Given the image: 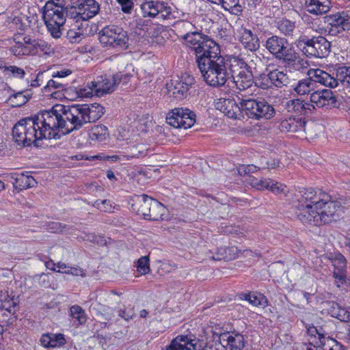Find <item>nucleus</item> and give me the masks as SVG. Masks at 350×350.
I'll use <instances>...</instances> for the list:
<instances>
[{"label":"nucleus","instance_id":"nucleus-1","mask_svg":"<svg viewBox=\"0 0 350 350\" xmlns=\"http://www.w3.org/2000/svg\"><path fill=\"white\" fill-rule=\"evenodd\" d=\"M189 37L191 52L195 55L197 66L205 82L213 87V82L216 78L224 57L221 55L219 45L208 36L202 33L200 36Z\"/></svg>","mask_w":350,"mask_h":350},{"label":"nucleus","instance_id":"nucleus-2","mask_svg":"<svg viewBox=\"0 0 350 350\" xmlns=\"http://www.w3.org/2000/svg\"><path fill=\"white\" fill-rule=\"evenodd\" d=\"M36 122L39 137L59 139L64 135L74 131L70 105H56L50 110L42 111L33 117Z\"/></svg>","mask_w":350,"mask_h":350},{"label":"nucleus","instance_id":"nucleus-3","mask_svg":"<svg viewBox=\"0 0 350 350\" xmlns=\"http://www.w3.org/2000/svg\"><path fill=\"white\" fill-rule=\"evenodd\" d=\"M296 205L297 217L303 224L314 226L326 224L328 221L327 212L323 210L327 202L317 195L312 188L301 191Z\"/></svg>","mask_w":350,"mask_h":350},{"label":"nucleus","instance_id":"nucleus-4","mask_svg":"<svg viewBox=\"0 0 350 350\" xmlns=\"http://www.w3.org/2000/svg\"><path fill=\"white\" fill-rule=\"evenodd\" d=\"M70 5H62L53 2H47L44 7L43 20L48 31L54 38H59L64 30V25L73 22L70 16Z\"/></svg>","mask_w":350,"mask_h":350},{"label":"nucleus","instance_id":"nucleus-5","mask_svg":"<svg viewBox=\"0 0 350 350\" xmlns=\"http://www.w3.org/2000/svg\"><path fill=\"white\" fill-rule=\"evenodd\" d=\"M132 77V74L124 71L118 72L112 76L100 75L94 81L87 83L88 90L81 89L80 94L83 97H92L93 95L100 97L114 92L120 83L127 84Z\"/></svg>","mask_w":350,"mask_h":350},{"label":"nucleus","instance_id":"nucleus-6","mask_svg":"<svg viewBox=\"0 0 350 350\" xmlns=\"http://www.w3.org/2000/svg\"><path fill=\"white\" fill-rule=\"evenodd\" d=\"M72 124L75 131L79 130L85 124L95 122L105 113V108L100 104L70 105Z\"/></svg>","mask_w":350,"mask_h":350},{"label":"nucleus","instance_id":"nucleus-7","mask_svg":"<svg viewBox=\"0 0 350 350\" xmlns=\"http://www.w3.org/2000/svg\"><path fill=\"white\" fill-rule=\"evenodd\" d=\"M39 131L37 130L36 122L33 117H28L19 120L12 129V135L14 142L23 147L29 146L32 143L38 146V142L42 140L39 137Z\"/></svg>","mask_w":350,"mask_h":350},{"label":"nucleus","instance_id":"nucleus-8","mask_svg":"<svg viewBox=\"0 0 350 350\" xmlns=\"http://www.w3.org/2000/svg\"><path fill=\"white\" fill-rule=\"evenodd\" d=\"M221 65L219 69L213 87H221L227 81L231 79L242 70L252 69L241 55H230L227 58L224 57Z\"/></svg>","mask_w":350,"mask_h":350},{"label":"nucleus","instance_id":"nucleus-9","mask_svg":"<svg viewBox=\"0 0 350 350\" xmlns=\"http://www.w3.org/2000/svg\"><path fill=\"white\" fill-rule=\"evenodd\" d=\"M100 42L106 47L116 50L129 49V38L127 31L120 26L107 25L98 33Z\"/></svg>","mask_w":350,"mask_h":350},{"label":"nucleus","instance_id":"nucleus-10","mask_svg":"<svg viewBox=\"0 0 350 350\" xmlns=\"http://www.w3.org/2000/svg\"><path fill=\"white\" fill-rule=\"evenodd\" d=\"M141 9L144 17L157 18L160 21L171 22L180 17L176 8L162 1H146L141 5Z\"/></svg>","mask_w":350,"mask_h":350},{"label":"nucleus","instance_id":"nucleus-11","mask_svg":"<svg viewBox=\"0 0 350 350\" xmlns=\"http://www.w3.org/2000/svg\"><path fill=\"white\" fill-rule=\"evenodd\" d=\"M242 107L245 116L255 120H270L275 114L273 106L264 98H246Z\"/></svg>","mask_w":350,"mask_h":350},{"label":"nucleus","instance_id":"nucleus-12","mask_svg":"<svg viewBox=\"0 0 350 350\" xmlns=\"http://www.w3.org/2000/svg\"><path fill=\"white\" fill-rule=\"evenodd\" d=\"M196 113L187 108L177 107L170 111L166 116V122L177 129H189L196 123Z\"/></svg>","mask_w":350,"mask_h":350},{"label":"nucleus","instance_id":"nucleus-13","mask_svg":"<svg viewBox=\"0 0 350 350\" xmlns=\"http://www.w3.org/2000/svg\"><path fill=\"white\" fill-rule=\"evenodd\" d=\"M70 16H73V22L88 21L95 16L100 10V5L96 0H83L77 6L70 5Z\"/></svg>","mask_w":350,"mask_h":350},{"label":"nucleus","instance_id":"nucleus-14","mask_svg":"<svg viewBox=\"0 0 350 350\" xmlns=\"http://www.w3.org/2000/svg\"><path fill=\"white\" fill-rule=\"evenodd\" d=\"M196 83L195 78L190 74L184 73L176 79L172 80V89L174 97L178 100L186 98L191 94V90Z\"/></svg>","mask_w":350,"mask_h":350},{"label":"nucleus","instance_id":"nucleus-15","mask_svg":"<svg viewBox=\"0 0 350 350\" xmlns=\"http://www.w3.org/2000/svg\"><path fill=\"white\" fill-rule=\"evenodd\" d=\"M280 61L284 64L286 70L290 72H300L304 73L306 72L309 68L308 60L302 58L291 46Z\"/></svg>","mask_w":350,"mask_h":350},{"label":"nucleus","instance_id":"nucleus-16","mask_svg":"<svg viewBox=\"0 0 350 350\" xmlns=\"http://www.w3.org/2000/svg\"><path fill=\"white\" fill-rule=\"evenodd\" d=\"M244 100V98L240 99L239 103L238 104L234 99L221 98L216 103L215 107L228 118L241 120L244 118L245 116L242 109Z\"/></svg>","mask_w":350,"mask_h":350},{"label":"nucleus","instance_id":"nucleus-17","mask_svg":"<svg viewBox=\"0 0 350 350\" xmlns=\"http://www.w3.org/2000/svg\"><path fill=\"white\" fill-rule=\"evenodd\" d=\"M329 260L334 267V284L341 288L347 283V260L342 254L335 252L329 255Z\"/></svg>","mask_w":350,"mask_h":350},{"label":"nucleus","instance_id":"nucleus-18","mask_svg":"<svg viewBox=\"0 0 350 350\" xmlns=\"http://www.w3.org/2000/svg\"><path fill=\"white\" fill-rule=\"evenodd\" d=\"M211 332L213 333V340L218 339L226 350H243L245 347L244 336L239 332H227L217 334L212 330Z\"/></svg>","mask_w":350,"mask_h":350},{"label":"nucleus","instance_id":"nucleus-19","mask_svg":"<svg viewBox=\"0 0 350 350\" xmlns=\"http://www.w3.org/2000/svg\"><path fill=\"white\" fill-rule=\"evenodd\" d=\"M287 39L278 36H271L268 38L264 46L276 59L280 60L288 51Z\"/></svg>","mask_w":350,"mask_h":350},{"label":"nucleus","instance_id":"nucleus-20","mask_svg":"<svg viewBox=\"0 0 350 350\" xmlns=\"http://www.w3.org/2000/svg\"><path fill=\"white\" fill-rule=\"evenodd\" d=\"M163 350H210L207 345L202 346L196 339L189 338L187 336H178L172 340L170 345Z\"/></svg>","mask_w":350,"mask_h":350},{"label":"nucleus","instance_id":"nucleus-21","mask_svg":"<svg viewBox=\"0 0 350 350\" xmlns=\"http://www.w3.org/2000/svg\"><path fill=\"white\" fill-rule=\"evenodd\" d=\"M329 36H336L350 29V17L345 12L329 15Z\"/></svg>","mask_w":350,"mask_h":350},{"label":"nucleus","instance_id":"nucleus-22","mask_svg":"<svg viewBox=\"0 0 350 350\" xmlns=\"http://www.w3.org/2000/svg\"><path fill=\"white\" fill-rule=\"evenodd\" d=\"M286 109L288 112L295 113V116H304L308 117L312 113L315 106L303 100L293 99L286 103Z\"/></svg>","mask_w":350,"mask_h":350},{"label":"nucleus","instance_id":"nucleus-23","mask_svg":"<svg viewBox=\"0 0 350 350\" xmlns=\"http://www.w3.org/2000/svg\"><path fill=\"white\" fill-rule=\"evenodd\" d=\"M172 27L177 35L185 41L187 46L189 45V40H187L189 37L191 38V36H200L202 34L199 31H193L194 26L189 21L177 20L172 23Z\"/></svg>","mask_w":350,"mask_h":350},{"label":"nucleus","instance_id":"nucleus-24","mask_svg":"<svg viewBox=\"0 0 350 350\" xmlns=\"http://www.w3.org/2000/svg\"><path fill=\"white\" fill-rule=\"evenodd\" d=\"M239 250L236 246L221 247L217 250L215 253L209 250L206 253L207 258L213 260L230 261L235 259L238 256Z\"/></svg>","mask_w":350,"mask_h":350},{"label":"nucleus","instance_id":"nucleus-25","mask_svg":"<svg viewBox=\"0 0 350 350\" xmlns=\"http://www.w3.org/2000/svg\"><path fill=\"white\" fill-rule=\"evenodd\" d=\"M239 40L245 49L252 52L260 48V40L257 35L253 33L250 29L242 27L239 31Z\"/></svg>","mask_w":350,"mask_h":350},{"label":"nucleus","instance_id":"nucleus-26","mask_svg":"<svg viewBox=\"0 0 350 350\" xmlns=\"http://www.w3.org/2000/svg\"><path fill=\"white\" fill-rule=\"evenodd\" d=\"M29 172H25L20 174L14 173L10 174V178L15 189L22 191L28 188L33 187L37 182L34 178L29 174Z\"/></svg>","mask_w":350,"mask_h":350},{"label":"nucleus","instance_id":"nucleus-27","mask_svg":"<svg viewBox=\"0 0 350 350\" xmlns=\"http://www.w3.org/2000/svg\"><path fill=\"white\" fill-rule=\"evenodd\" d=\"M306 124L305 118L300 116H291L281 120L280 130L284 133L297 132L304 129Z\"/></svg>","mask_w":350,"mask_h":350},{"label":"nucleus","instance_id":"nucleus-28","mask_svg":"<svg viewBox=\"0 0 350 350\" xmlns=\"http://www.w3.org/2000/svg\"><path fill=\"white\" fill-rule=\"evenodd\" d=\"M68 84L63 82H58L57 80L50 79L46 85L42 88V93L46 96L53 98L61 99L64 96L62 92L67 88Z\"/></svg>","mask_w":350,"mask_h":350},{"label":"nucleus","instance_id":"nucleus-29","mask_svg":"<svg viewBox=\"0 0 350 350\" xmlns=\"http://www.w3.org/2000/svg\"><path fill=\"white\" fill-rule=\"evenodd\" d=\"M154 198L144 194L138 196L135 202L132 205L133 211L137 215H143L144 218L148 217L150 213V208Z\"/></svg>","mask_w":350,"mask_h":350},{"label":"nucleus","instance_id":"nucleus-30","mask_svg":"<svg viewBox=\"0 0 350 350\" xmlns=\"http://www.w3.org/2000/svg\"><path fill=\"white\" fill-rule=\"evenodd\" d=\"M231 79L235 83L237 88L240 90H244L252 85L254 77L251 69L242 70Z\"/></svg>","mask_w":350,"mask_h":350},{"label":"nucleus","instance_id":"nucleus-31","mask_svg":"<svg viewBox=\"0 0 350 350\" xmlns=\"http://www.w3.org/2000/svg\"><path fill=\"white\" fill-rule=\"evenodd\" d=\"M301 322L306 328L308 335L310 337L309 343L311 347H317L319 345H325V337L323 334L321 333L314 325L306 324L304 321Z\"/></svg>","mask_w":350,"mask_h":350},{"label":"nucleus","instance_id":"nucleus-32","mask_svg":"<svg viewBox=\"0 0 350 350\" xmlns=\"http://www.w3.org/2000/svg\"><path fill=\"white\" fill-rule=\"evenodd\" d=\"M0 310L6 311L10 314H14L18 305V299L14 296H10L7 292H1L0 294Z\"/></svg>","mask_w":350,"mask_h":350},{"label":"nucleus","instance_id":"nucleus-33","mask_svg":"<svg viewBox=\"0 0 350 350\" xmlns=\"http://www.w3.org/2000/svg\"><path fill=\"white\" fill-rule=\"evenodd\" d=\"M165 207L161 202L154 199L150 208V213L146 219L151 221H159L164 219Z\"/></svg>","mask_w":350,"mask_h":350},{"label":"nucleus","instance_id":"nucleus-34","mask_svg":"<svg viewBox=\"0 0 350 350\" xmlns=\"http://www.w3.org/2000/svg\"><path fill=\"white\" fill-rule=\"evenodd\" d=\"M270 77L269 79L272 82L273 86L277 88H282L286 85L288 83V77L284 71L279 69H273L269 70Z\"/></svg>","mask_w":350,"mask_h":350},{"label":"nucleus","instance_id":"nucleus-35","mask_svg":"<svg viewBox=\"0 0 350 350\" xmlns=\"http://www.w3.org/2000/svg\"><path fill=\"white\" fill-rule=\"evenodd\" d=\"M306 10L310 14L321 15L328 12V6L319 0H306Z\"/></svg>","mask_w":350,"mask_h":350},{"label":"nucleus","instance_id":"nucleus-36","mask_svg":"<svg viewBox=\"0 0 350 350\" xmlns=\"http://www.w3.org/2000/svg\"><path fill=\"white\" fill-rule=\"evenodd\" d=\"M271 180V178L258 179L252 175H249L245 179V181L253 188L259 191H263L269 190Z\"/></svg>","mask_w":350,"mask_h":350},{"label":"nucleus","instance_id":"nucleus-37","mask_svg":"<svg viewBox=\"0 0 350 350\" xmlns=\"http://www.w3.org/2000/svg\"><path fill=\"white\" fill-rule=\"evenodd\" d=\"M310 101L318 108H323L328 104V90L323 89L313 92L310 96Z\"/></svg>","mask_w":350,"mask_h":350},{"label":"nucleus","instance_id":"nucleus-38","mask_svg":"<svg viewBox=\"0 0 350 350\" xmlns=\"http://www.w3.org/2000/svg\"><path fill=\"white\" fill-rule=\"evenodd\" d=\"M308 77L310 78L311 82L313 84L314 83H319L321 84L324 85L325 86H327L326 84L327 79L328 78V73L321 70V69H308L306 71Z\"/></svg>","mask_w":350,"mask_h":350},{"label":"nucleus","instance_id":"nucleus-39","mask_svg":"<svg viewBox=\"0 0 350 350\" xmlns=\"http://www.w3.org/2000/svg\"><path fill=\"white\" fill-rule=\"evenodd\" d=\"M108 129L101 124L95 125L90 131V137L92 140L104 141L108 136Z\"/></svg>","mask_w":350,"mask_h":350},{"label":"nucleus","instance_id":"nucleus-40","mask_svg":"<svg viewBox=\"0 0 350 350\" xmlns=\"http://www.w3.org/2000/svg\"><path fill=\"white\" fill-rule=\"evenodd\" d=\"M2 73L7 77H14L18 79H23L25 75V70L16 66H8L6 62L4 61V66L1 68Z\"/></svg>","mask_w":350,"mask_h":350},{"label":"nucleus","instance_id":"nucleus-41","mask_svg":"<svg viewBox=\"0 0 350 350\" xmlns=\"http://www.w3.org/2000/svg\"><path fill=\"white\" fill-rule=\"evenodd\" d=\"M276 27L280 33L286 36H291L295 31V23L283 18L277 22Z\"/></svg>","mask_w":350,"mask_h":350},{"label":"nucleus","instance_id":"nucleus-42","mask_svg":"<svg viewBox=\"0 0 350 350\" xmlns=\"http://www.w3.org/2000/svg\"><path fill=\"white\" fill-rule=\"evenodd\" d=\"M343 213L344 207L341 206L340 202L338 201H332L329 198V217H332V219H329V221H337L342 217Z\"/></svg>","mask_w":350,"mask_h":350},{"label":"nucleus","instance_id":"nucleus-43","mask_svg":"<svg viewBox=\"0 0 350 350\" xmlns=\"http://www.w3.org/2000/svg\"><path fill=\"white\" fill-rule=\"evenodd\" d=\"M219 3H221V6L226 10L229 11L230 13L239 15L243 11L239 0H220Z\"/></svg>","mask_w":350,"mask_h":350},{"label":"nucleus","instance_id":"nucleus-44","mask_svg":"<svg viewBox=\"0 0 350 350\" xmlns=\"http://www.w3.org/2000/svg\"><path fill=\"white\" fill-rule=\"evenodd\" d=\"M266 72L267 73L260 74L255 82L256 85L262 90H268L273 86L272 82L269 78L270 77L269 68H267Z\"/></svg>","mask_w":350,"mask_h":350},{"label":"nucleus","instance_id":"nucleus-45","mask_svg":"<svg viewBox=\"0 0 350 350\" xmlns=\"http://www.w3.org/2000/svg\"><path fill=\"white\" fill-rule=\"evenodd\" d=\"M312 85L311 79L309 77L299 81L294 88V90L299 95H304L310 92Z\"/></svg>","mask_w":350,"mask_h":350},{"label":"nucleus","instance_id":"nucleus-46","mask_svg":"<svg viewBox=\"0 0 350 350\" xmlns=\"http://www.w3.org/2000/svg\"><path fill=\"white\" fill-rule=\"evenodd\" d=\"M269 191H271L273 194L280 197H286L288 191L285 185L271 180Z\"/></svg>","mask_w":350,"mask_h":350},{"label":"nucleus","instance_id":"nucleus-47","mask_svg":"<svg viewBox=\"0 0 350 350\" xmlns=\"http://www.w3.org/2000/svg\"><path fill=\"white\" fill-rule=\"evenodd\" d=\"M149 257L144 256L139 258L137 261V271L140 275H144L148 273L150 270Z\"/></svg>","mask_w":350,"mask_h":350},{"label":"nucleus","instance_id":"nucleus-48","mask_svg":"<svg viewBox=\"0 0 350 350\" xmlns=\"http://www.w3.org/2000/svg\"><path fill=\"white\" fill-rule=\"evenodd\" d=\"M70 316L76 319L79 324H83L86 321V316L85 314V311L83 310V308L78 306V305H74L70 308Z\"/></svg>","mask_w":350,"mask_h":350},{"label":"nucleus","instance_id":"nucleus-49","mask_svg":"<svg viewBox=\"0 0 350 350\" xmlns=\"http://www.w3.org/2000/svg\"><path fill=\"white\" fill-rule=\"evenodd\" d=\"M250 298H252L250 300V304L254 306H260L262 308H265L268 304L267 298L258 292H254L252 294V297L249 296Z\"/></svg>","mask_w":350,"mask_h":350},{"label":"nucleus","instance_id":"nucleus-50","mask_svg":"<svg viewBox=\"0 0 350 350\" xmlns=\"http://www.w3.org/2000/svg\"><path fill=\"white\" fill-rule=\"evenodd\" d=\"M28 100V97L23 94V92H22L16 93L10 96L9 98V101L10 102L11 105L12 107H21L25 105L27 103Z\"/></svg>","mask_w":350,"mask_h":350},{"label":"nucleus","instance_id":"nucleus-51","mask_svg":"<svg viewBox=\"0 0 350 350\" xmlns=\"http://www.w3.org/2000/svg\"><path fill=\"white\" fill-rule=\"evenodd\" d=\"M338 79L341 82L347 81L350 85V67L341 66L336 68Z\"/></svg>","mask_w":350,"mask_h":350},{"label":"nucleus","instance_id":"nucleus-52","mask_svg":"<svg viewBox=\"0 0 350 350\" xmlns=\"http://www.w3.org/2000/svg\"><path fill=\"white\" fill-rule=\"evenodd\" d=\"M93 206L98 208L100 211L110 213L113 211V206L109 200H97L94 204Z\"/></svg>","mask_w":350,"mask_h":350},{"label":"nucleus","instance_id":"nucleus-53","mask_svg":"<svg viewBox=\"0 0 350 350\" xmlns=\"http://www.w3.org/2000/svg\"><path fill=\"white\" fill-rule=\"evenodd\" d=\"M27 47L28 46L25 47V51H23V54H25L26 53H27ZM38 49H40V50L42 52L46 53L47 50L49 49V47L48 46V44L44 40H36L33 49L29 50L28 53H31V54H36L38 51Z\"/></svg>","mask_w":350,"mask_h":350},{"label":"nucleus","instance_id":"nucleus-54","mask_svg":"<svg viewBox=\"0 0 350 350\" xmlns=\"http://www.w3.org/2000/svg\"><path fill=\"white\" fill-rule=\"evenodd\" d=\"M312 42L313 38H310L307 36L303 35L295 41L294 44L298 49L303 51L306 47L313 43Z\"/></svg>","mask_w":350,"mask_h":350},{"label":"nucleus","instance_id":"nucleus-55","mask_svg":"<svg viewBox=\"0 0 350 350\" xmlns=\"http://www.w3.org/2000/svg\"><path fill=\"white\" fill-rule=\"evenodd\" d=\"M118 314L124 320L129 321V320L132 319L135 315L134 307L129 306L124 307L122 309H120L118 311Z\"/></svg>","mask_w":350,"mask_h":350},{"label":"nucleus","instance_id":"nucleus-56","mask_svg":"<svg viewBox=\"0 0 350 350\" xmlns=\"http://www.w3.org/2000/svg\"><path fill=\"white\" fill-rule=\"evenodd\" d=\"M347 310L345 308L341 307L338 303L332 302L331 305H329V314L336 319H338L340 321H342V317L340 315H342L341 311Z\"/></svg>","mask_w":350,"mask_h":350},{"label":"nucleus","instance_id":"nucleus-57","mask_svg":"<svg viewBox=\"0 0 350 350\" xmlns=\"http://www.w3.org/2000/svg\"><path fill=\"white\" fill-rule=\"evenodd\" d=\"M83 34L81 31H77L75 29H70L67 31L66 38L71 43L79 42Z\"/></svg>","mask_w":350,"mask_h":350},{"label":"nucleus","instance_id":"nucleus-58","mask_svg":"<svg viewBox=\"0 0 350 350\" xmlns=\"http://www.w3.org/2000/svg\"><path fill=\"white\" fill-rule=\"evenodd\" d=\"M325 42V38L323 36H319V37H313V48L314 49H316L315 55H314V57H320L322 58V56H323V52H322V50L320 49L321 45L322 43Z\"/></svg>","mask_w":350,"mask_h":350},{"label":"nucleus","instance_id":"nucleus-59","mask_svg":"<svg viewBox=\"0 0 350 350\" xmlns=\"http://www.w3.org/2000/svg\"><path fill=\"white\" fill-rule=\"evenodd\" d=\"M61 273L66 274H70L75 276L85 277L86 274L85 271L79 267H69L64 271H62Z\"/></svg>","mask_w":350,"mask_h":350},{"label":"nucleus","instance_id":"nucleus-60","mask_svg":"<svg viewBox=\"0 0 350 350\" xmlns=\"http://www.w3.org/2000/svg\"><path fill=\"white\" fill-rule=\"evenodd\" d=\"M52 347H57L64 345L66 343L64 336L62 334H51Z\"/></svg>","mask_w":350,"mask_h":350},{"label":"nucleus","instance_id":"nucleus-61","mask_svg":"<svg viewBox=\"0 0 350 350\" xmlns=\"http://www.w3.org/2000/svg\"><path fill=\"white\" fill-rule=\"evenodd\" d=\"M66 228V225L60 222H50L47 226V229L51 232H62Z\"/></svg>","mask_w":350,"mask_h":350},{"label":"nucleus","instance_id":"nucleus-62","mask_svg":"<svg viewBox=\"0 0 350 350\" xmlns=\"http://www.w3.org/2000/svg\"><path fill=\"white\" fill-rule=\"evenodd\" d=\"M117 1L121 5V9L123 12L126 14L131 13L133 8V0H117Z\"/></svg>","mask_w":350,"mask_h":350},{"label":"nucleus","instance_id":"nucleus-63","mask_svg":"<svg viewBox=\"0 0 350 350\" xmlns=\"http://www.w3.org/2000/svg\"><path fill=\"white\" fill-rule=\"evenodd\" d=\"M341 104V98H338V96H335L334 95L333 92L329 91V106H332L333 108H339Z\"/></svg>","mask_w":350,"mask_h":350},{"label":"nucleus","instance_id":"nucleus-64","mask_svg":"<svg viewBox=\"0 0 350 350\" xmlns=\"http://www.w3.org/2000/svg\"><path fill=\"white\" fill-rule=\"evenodd\" d=\"M329 350H345V348L337 340L329 337Z\"/></svg>","mask_w":350,"mask_h":350}]
</instances>
